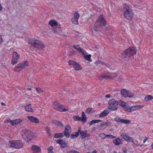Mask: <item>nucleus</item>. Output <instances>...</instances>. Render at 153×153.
<instances>
[{"instance_id":"obj_1","label":"nucleus","mask_w":153,"mask_h":153,"mask_svg":"<svg viewBox=\"0 0 153 153\" xmlns=\"http://www.w3.org/2000/svg\"><path fill=\"white\" fill-rule=\"evenodd\" d=\"M137 51V50L135 48L130 47L123 52L121 57L123 60L126 61H128L130 57L135 54Z\"/></svg>"},{"instance_id":"obj_2","label":"nucleus","mask_w":153,"mask_h":153,"mask_svg":"<svg viewBox=\"0 0 153 153\" xmlns=\"http://www.w3.org/2000/svg\"><path fill=\"white\" fill-rule=\"evenodd\" d=\"M106 24V22L103 18V15H101L95 24L94 30L96 31H100V28L101 29L104 27Z\"/></svg>"},{"instance_id":"obj_3","label":"nucleus","mask_w":153,"mask_h":153,"mask_svg":"<svg viewBox=\"0 0 153 153\" xmlns=\"http://www.w3.org/2000/svg\"><path fill=\"white\" fill-rule=\"evenodd\" d=\"M124 8L125 9L124 16L127 20H131L133 17V13L131 9L127 4L123 6Z\"/></svg>"},{"instance_id":"obj_4","label":"nucleus","mask_w":153,"mask_h":153,"mask_svg":"<svg viewBox=\"0 0 153 153\" xmlns=\"http://www.w3.org/2000/svg\"><path fill=\"white\" fill-rule=\"evenodd\" d=\"M29 44L34 45L39 49H42L45 47L43 43L41 41L37 40L35 38L29 39L28 40Z\"/></svg>"},{"instance_id":"obj_5","label":"nucleus","mask_w":153,"mask_h":153,"mask_svg":"<svg viewBox=\"0 0 153 153\" xmlns=\"http://www.w3.org/2000/svg\"><path fill=\"white\" fill-rule=\"evenodd\" d=\"M8 145L11 147L16 149L21 148L23 146L22 142L20 140L10 141L9 142Z\"/></svg>"},{"instance_id":"obj_6","label":"nucleus","mask_w":153,"mask_h":153,"mask_svg":"<svg viewBox=\"0 0 153 153\" xmlns=\"http://www.w3.org/2000/svg\"><path fill=\"white\" fill-rule=\"evenodd\" d=\"M53 106L56 110L60 111L65 112L69 110V108L68 107L62 105L56 102L53 103Z\"/></svg>"},{"instance_id":"obj_7","label":"nucleus","mask_w":153,"mask_h":153,"mask_svg":"<svg viewBox=\"0 0 153 153\" xmlns=\"http://www.w3.org/2000/svg\"><path fill=\"white\" fill-rule=\"evenodd\" d=\"M108 104V108L113 111L117 110L118 107V102L115 100L112 99L110 100Z\"/></svg>"},{"instance_id":"obj_8","label":"nucleus","mask_w":153,"mask_h":153,"mask_svg":"<svg viewBox=\"0 0 153 153\" xmlns=\"http://www.w3.org/2000/svg\"><path fill=\"white\" fill-rule=\"evenodd\" d=\"M30 133V131L27 129H24L21 131V135L26 142H28Z\"/></svg>"},{"instance_id":"obj_9","label":"nucleus","mask_w":153,"mask_h":153,"mask_svg":"<svg viewBox=\"0 0 153 153\" xmlns=\"http://www.w3.org/2000/svg\"><path fill=\"white\" fill-rule=\"evenodd\" d=\"M73 117L75 121H81L83 123H85L87 121L86 117L84 112H82L81 117H79L78 116L75 115Z\"/></svg>"},{"instance_id":"obj_10","label":"nucleus","mask_w":153,"mask_h":153,"mask_svg":"<svg viewBox=\"0 0 153 153\" xmlns=\"http://www.w3.org/2000/svg\"><path fill=\"white\" fill-rule=\"evenodd\" d=\"M28 66V63L27 61H26L22 63L18 64L16 65L14 70L16 71H18L22 69L27 67Z\"/></svg>"},{"instance_id":"obj_11","label":"nucleus","mask_w":153,"mask_h":153,"mask_svg":"<svg viewBox=\"0 0 153 153\" xmlns=\"http://www.w3.org/2000/svg\"><path fill=\"white\" fill-rule=\"evenodd\" d=\"M117 74L115 73H108L107 75H102L100 76V79H113L117 77Z\"/></svg>"},{"instance_id":"obj_12","label":"nucleus","mask_w":153,"mask_h":153,"mask_svg":"<svg viewBox=\"0 0 153 153\" xmlns=\"http://www.w3.org/2000/svg\"><path fill=\"white\" fill-rule=\"evenodd\" d=\"M19 58V55L16 52H13L12 54V57L11 60V63L13 65L16 64Z\"/></svg>"},{"instance_id":"obj_13","label":"nucleus","mask_w":153,"mask_h":153,"mask_svg":"<svg viewBox=\"0 0 153 153\" xmlns=\"http://www.w3.org/2000/svg\"><path fill=\"white\" fill-rule=\"evenodd\" d=\"M71 132V126L68 124H67L65 126L64 134L65 137L68 138L70 136Z\"/></svg>"},{"instance_id":"obj_14","label":"nucleus","mask_w":153,"mask_h":153,"mask_svg":"<svg viewBox=\"0 0 153 153\" xmlns=\"http://www.w3.org/2000/svg\"><path fill=\"white\" fill-rule=\"evenodd\" d=\"M144 105H136L132 106L131 107H129V106L128 107L126 108V111L128 112H131V111H134L138 110L141 108H142L144 107Z\"/></svg>"},{"instance_id":"obj_15","label":"nucleus","mask_w":153,"mask_h":153,"mask_svg":"<svg viewBox=\"0 0 153 153\" xmlns=\"http://www.w3.org/2000/svg\"><path fill=\"white\" fill-rule=\"evenodd\" d=\"M79 15L78 12H75L74 14L73 17L72 18L71 21L73 23L75 24H78V19L79 18Z\"/></svg>"},{"instance_id":"obj_16","label":"nucleus","mask_w":153,"mask_h":153,"mask_svg":"<svg viewBox=\"0 0 153 153\" xmlns=\"http://www.w3.org/2000/svg\"><path fill=\"white\" fill-rule=\"evenodd\" d=\"M121 136L127 142L134 143L132 138L126 134L124 133H122L121 134Z\"/></svg>"},{"instance_id":"obj_17","label":"nucleus","mask_w":153,"mask_h":153,"mask_svg":"<svg viewBox=\"0 0 153 153\" xmlns=\"http://www.w3.org/2000/svg\"><path fill=\"white\" fill-rule=\"evenodd\" d=\"M56 143L60 145L61 148H65L67 146L68 142L65 140H58Z\"/></svg>"},{"instance_id":"obj_18","label":"nucleus","mask_w":153,"mask_h":153,"mask_svg":"<svg viewBox=\"0 0 153 153\" xmlns=\"http://www.w3.org/2000/svg\"><path fill=\"white\" fill-rule=\"evenodd\" d=\"M110 124V123L108 121L104 122L99 125L97 128L99 130H102L105 128L106 127L109 126Z\"/></svg>"},{"instance_id":"obj_19","label":"nucleus","mask_w":153,"mask_h":153,"mask_svg":"<svg viewBox=\"0 0 153 153\" xmlns=\"http://www.w3.org/2000/svg\"><path fill=\"white\" fill-rule=\"evenodd\" d=\"M114 120L118 122H120L125 124L129 123H130V121L129 120L123 119L118 117L114 118Z\"/></svg>"},{"instance_id":"obj_20","label":"nucleus","mask_w":153,"mask_h":153,"mask_svg":"<svg viewBox=\"0 0 153 153\" xmlns=\"http://www.w3.org/2000/svg\"><path fill=\"white\" fill-rule=\"evenodd\" d=\"M29 121L36 124H38L39 122V120L33 116H28L27 117Z\"/></svg>"},{"instance_id":"obj_21","label":"nucleus","mask_w":153,"mask_h":153,"mask_svg":"<svg viewBox=\"0 0 153 153\" xmlns=\"http://www.w3.org/2000/svg\"><path fill=\"white\" fill-rule=\"evenodd\" d=\"M22 120L21 119H18L15 120H13L10 121V124L13 126L21 123L22 122Z\"/></svg>"},{"instance_id":"obj_22","label":"nucleus","mask_w":153,"mask_h":153,"mask_svg":"<svg viewBox=\"0 0 153 153\" xmlns=\"http://www.w3.org/2000/svg\"><path fill=\"white\" fill-rule=\"evenodd\" d=\"M32 150L33 153H40L41 152L40 147L35 145L33 146H32Z\"/></svg>"},{"instance_id":"obj_23","label":"nucleus","mask_w":153,"mask_h":153,"mask_svg":"<svg viewBox=\"0 0 153 153\" xmlns=\"http://www.w3.org/2000/svg\"><path fill=\"white\" fill-rule=\"evenodd\" d=\"M84 56V58L88 61L91 62V54H87L86 52L84 51L82 53Z\"/></svg>"},{"instance_id":"obj_24","label":"nucleus","mask_w":153,"mask_h":153,"mask_svg":"<svg viewBox=\"0 0 153 153\" xmlns=\"http://www.w3.org/2000/svg\"><path fill=\"white\" fill-rule=\"evenodd\" d=\"M95 64L96 65H97L99 67H103L105 65L104 63L102 62L100 60H97L95 62ZM105 66L108 68H110V66L107 65H105Z\"/></svg>"},{"instance_id":"obj_25","label":"nucleus","mask_w":153,"mask_h":153,"mask_svg":"<svg viewBox=\"0 0 153 153\" xmlns=\"http://www.w3.org/2000/svg\"><path fill=\"white\" fill-rule=\"evenodd\" d=\"M26 111L28 112H32L33 111V109L32 106L30 104H27L25 107Z\"/></svg>"},{"instance_id":"obj_26","label":"nucleus","mask_w":153,"mask_h":153,"mask_svg":"<svg viewBox=\"0 0 153 153\" xmlns=\"http://www.w3.org/2000/svg\"><path fill=\"white\" fill-rule=\"evenodd\" d=\"M37 135L38 134L37 133H33L30 131V136L28 139V142L31 141L32 139L36 138Z\"/></svg>"},{"instance_id":"obj_27","label":"nucleus","mask_w":153,"mask_h":153,"mask_svg":"<svg viewBox=\"0 0 153 153\" xmlns=\"http://www.w3.org/2000/svg\"><path fill=\"white\" fill-rule=\"evenodd\" d=\"M119 105L123 107V109L126 111V109L127 107H128L129 105L125 102L120 101L119 102Z\"/></svg>"},{"instance_id":"obj_28","label":"nucleus","mask_w":153,"mask_h":153,"mask_svg":"<svg viewBox=\"0 0 153 153\" xmlns=\"http://www.w3.org/2000/svg\"><path fill=\"white\" fill-rule=\"evenodd\" d=\"M49 25L51 27H54V26H57L58 25V23L55 20H51L49 22Z\"/></svg>"},{"instance_id":"obj_29","label":"nucleus","mask_w":153,"mask_h":153,"mask_svg":"<svg viewBox=\"0 0 153 153\" xmlns=\"http://www.w3.org/2000/svg\"><path fill=\"white\" fill-rule=\"evenodd\" d=\"M109 112V111L107 110L106 109L103 111L99 115L100 117H102L107 115Z\"/></svg>"},{"instance_id":"obj_30","label":"nucleus","mask_w":153,"mask_h":153,"mask_svg":"<svg viewBox=\"0 0 153 153\" xmlns=\"http://www.w3.org/2000/svg\"><path fill=\"white\" fill-rule=\"evenodd\" d=\"M80 130V128H79L78 129V131L77 132H75L74 133L72 134L70 136L71 139H74L78 136L79 135V131Z\"/></svg>"},{"instance_id":"obj_31","label":"nucleus","mask_w":153,"mask_h":153,"mask_svg":"<svg viewBox=\"0 0 153 153\" xmlns=\"http://www.w3.org/2000/svg\"><path fill=\"white\" fill-rule=\"evenodd\" d=\"M121 139L117 138L113 141V143L116 145H119L121 143Z\"/></svg>"},{"instance_id":"obj_32","label":"nucleus","mask_w":153,"mask_h":153,"mask_svg":"<svg viewBox=\"0 0 153 153\" xmlns=\"http://www.w3.org/2000/svg\"><path fill=\"white\" fill-rule=\"evenodd\" d=\"M128 91V90H127L126 89H123L121 91V94L123 96L125 97H126Z\"/></svg>"},{"instance_id":"obj_33","label":"nucleus","mask_w":153,"mask_h":153,"mask_svg":"<svg viewBox=\"0 0 153 153\" xmlns=\"http://www.w3.org/2000/svg\"><path fill=\"white\" fill-rule=\"evenodd\" d=\"M64 136V134L63 133H57L54 134V137L56 138H58L60 137H63Z\"/></svg>"},{"instance_id":"obj_34","label":"nucleus","mask_w":153,"mask_h":153,"mask_svg":"<svg viewBox=\"0 0 153 153\" xmlns=\"http://www.w3.org/2000/svg\"><path fill=\"white\" fill-rule=\"evenodd\" d=\"M79 133H80L82 138H84L87 137V132L86 131H80Z\"/></svg>"},{"instance_id":"obj_35","label":"nucleus","mask_w":153,"mask_h":153,"mask_svg":"<svg viewBox=\"0 0 153 153\" xmlns=\"http://www.w3.org/2000/svg\"><path fill=\"white\" fill-rule=\"evenodd\" d=\"M94 111V110L90 108H88L86 110L85 112L88 114H92Z\"/></svg>"},{"instance_id":"obj_36","label":"nucleus","mask_w":153,"mask_h":153,"mask_svg":"<svg viewBox=\"0 0 153 153\" xmlns=\"http://www.w3.org/2000/svg\"><path fill=\"white\" fill-rule=\"evenodd\" d=\"M152 99H153V97L151 95H148L146 96L144 98V100L146 101H148L149 100H151Z\"/></svg>"},{"instance_id":"obj_37","label":"nucleus","mask_w":153,"mask_h":153,"mask_svg":"<svg viewBox=\"0 0 153 153\" xmlns=\"http://www.w3.org/2000/svg\"><path fill=\"white\" fill-rule=\"evenodd\" d=\"M74 48L76 50L79 51L80 52L82 53L84 50H83L79 46L77 45H74Z\"/></svg>"},{"instance_id":"obj_38","label":"nucleus","mask_w":153,"mask_h":153,"mask_svg":"<svg viewBox=\"0 0 153 153\" xmlns=\"http://www.w3.org/2000/svg\"><path fill=\"white\" fill-rule=\"evenodd\" d=\"M126 97H128L129 98L135 97L134 94L129 91L128 92V95H127Z\"/></svg>"},{"instance_id":"obj_39","label":"nucleus","mask_w":153,"mask_h":153,"mask_svg":"<svg viewBox=\"0 0 153 153\" xmlns=\"http://www.w3.org/2000/svg\"><path fill=\"white\" fill-rule=\"evenodd\" d=\"M134 5L137 7L139 5L141 1L140 0H134Z\"/></svg>"},{"instance_id":"obj_40","label":"nucleus","mask_w":153,"mask_h":153,"mask_svg":"<svg viewBox=\"0 0 153 153\" xmlns=\"http://www.w3.org/2000/svg\"><path fill=\"white\" fill-rule=\"evenodd\" d=\"M74 68L75 70L77 71H79L82 69V68L81 66L76 63Z\"/></svg>"},{"instance_id":"obj_41","label":"nucleus","mask_w":153,"mask_h":153,"mask_svg":"<svg viewBox=\"0 0 153 153\" xmlns=\"http://www.w3.org/2000/svg\"><path fill=\"white\" fill-rule=\"evenodd\" d=\"M52 31L55 34H58L59 32H58V28H57V26L55 27H53L52 28Z\"/></svg>"},{"instance_id":"obj_42","label":"nucleus","mask_w":153,"mask_h":153,"mask_svg":"<svg viewBox=\"0 0 153 153\" xmlns=\"http://www.w3.org/2000/svg\"><path fill=\"white\" fill-rule=\"evenodd\" d=\"M53 123L55 124L56 125L62 127L63 126V124L61 122L57 121H54Z\"/></svg>"},{"instance_id":"obj_43","label":"nucleus","mask_w":153,"mask_h":153,"mask_svg":"<svg viewBox=\"0 0 153 153\" xmlns=\"http://www.w3.org/2000/svg\"><path fill=\"white\" fill-rule=\"evenodd\" d=\"M68 64L70 66H72L73 67H74L75 65H76V62L74 61H68Z\"/></svg>"},{"instance_id":"obj_44","label":"nucleus","mask_w":153,"mask_h":153,"mask_svg":"<svg viewBox=\"0 0 153 153\" xmlns=\"http://www.w3.org/2000/svg\"><path fill=\"white\" fill-rule=\"evenodd\" d=\"M107 135L104 133H101L99 134V136L102 139L106 138Z\"/></svg>"},{"instance_id":"obj_45","label":"nucleus","mask_w":153,"mask_h":153,"mask_svg":"<svg viewBox=\"0 0 153 153\" xmlns=\"http://www.w3.org/2000/svg\"><path fill=\"white\" fill-rule=\"evenodd\" d=\"M107 136L106 137V138L108 140L109 139H113L115 138V137L114 136H113V135H108L107 134Z\"/></svg>"},{"instance_id":"obj_46","label":"nucleus","mask_w":153,"mask_h":153,"mask_svg":"<svg viewBox=\"0 0 153 153\" xmlns=\"http://www.w3.org/2000/svg\"><path fill=\"white\" fill-rule=\"evenodd\" d=\"M53 147L51 146H50L48 149V153H54L53 152Z\"/></svg>"},{"instance_id":"obj_47","label":"nucleus","mask_w":153,"mask_h":153,"mask_svg":"<svg viewBox=\"0 0 153 153\" xmlns=\"http://www.w3.org/2000/svg\"><path fill=\"white\" fill-rule=\"evenodd\" d=\"M57 28H58V31H62L63 30V28L60 25H59L57 26Z\"/></svg>"},{"instance_id":"obj_48","label":"nucleus","mask_w":153,"mask_h":153,"mask_svg":"<svg viewBox=\"0 0 153 153\" xmlns=\"http://www.w3.org/2000/svg\"><path fill=\"white\" fill-rule=\"evenodd\" d=\"M36 91L38 93H40L43 91V89L40 88H37L36 89Z\"/></svg>"},{"instance_id":"obj_49","label":"nucleus","mask_w":153,"mask_h":153,"mask_svg":"<svg viewBox=\"0 0 153 153\" xmlns=\"http://www.w3.org/2000/svg\"><path fill=\"white\" fill-rule=\"evenodd\" d=\"M67 153H79V152L75 150H72L68 152Z\"/></svg>"},{"instance_id":"obj_50","label":"nucleus","mask_w":153,"mask_h":153,"mask_svg":"<svg viewBox=\"0 0 153 153\" xmlns=\"http://www.w3.org/2000/svg\"><path fill=\"white\" fill-rule=\"evenodd\" d=\"M101 121V120H94V123H98Z\"/></svg>"},{"instance_id":"obj_51","label":"nucleus","mask_w":153,"mask_h":153,"mask_svg":"<svg viewBox=\"0 0 153 153\" xmlns=\"http://www.w3.org/2000/svg\"><path fill=\"white\" fill-rule=\"evenodd\" d=\"M143 138L144 139L143 143H145L148 139V138L146 137H143Z\"/></svg>"},{"instance_id":"obj_52","label":"nucleus","mask_w":153,"mask_h":153,"mask_svg":"<svg viewBox=\"0 0 153 153\" xmlns=\"http://www.w3.org/2000/svg\"><path fill=\"white\" fill-rule=\"evenodd\" d=\"M94 124V120H92L90 121L89 123V124L90 125H91L93 124Z\"/></svg>"},{"instance_id":"obj_53","label":"nucleus","mask_w":153,"mask_h":153,"mask_svg":"<svg viewBox=\"0 0 153 153\" xmlns=\"http://www.w3.org/2000/svg\"><path fill=\"white\" fill-rule=\"evenodd\" d=\"M3 39L1 36L0 35V44L3 42Z\"/></svg>"},{"instance_id":"obj_54","label":"nucleus","mask_w":153,"mask_h":153,"mask_svg":"<svg viewBox=\"0 0 153 153\" xmlns=\"http://www.w3.org/2000/svg\"><path fill=\"white\" fill-rule=\"evenodd\" d=\"M122 150L123 152V153H126V149L125 148H123L122 149Z\"/></svg>"},{"instance_id":"obj_55","label":"nucleus","mask_w":153,"mask_h":153,"mask_svg":"<svg viewBox=\"0 0 153 153\" xmlns=\"http://www.w3.org/2000/svg\"><path fill=\"white\" fill-rule=\"evenodd\" d=\"M11 120H10L9 119H7L4 121V123H8L10 122V121Z\"/></svg>"},{"instance_id":"obj_56","label":"nucleus","mask_w":153,"mask_h":153,"mask_svg":"<svg viewBox=\"0 0 153 153\" xmlns=\"http://www.w3.org/2000/svg\"><path fill=\"white\" fill-rule=\"evenodd\" d=\"M105 97H106L107 98H109L110 97V95H108V94L106 95L105 96Z\"/></svg>"},{"instance_id":"obj_57","label":"nucleus","mask_w":153,"mask_h":153,"mask_svg":"<svg viewBox=\"0 0 153 153\" xmlns=\"http://www.w3.org/2000/svg\"><path fill=\"white\" fill-rule=\"evenodd\" d=\"M2 10V6L1 5V4H0V12Z\"/></svg>"},{"instance_id":"obj_58","label":"nucleus","mask_w":153,"mask_h":153,"mask_svg":"<svg viewBox=\"0 0 153 153\" xmlns=\"http://www.w3.org/2000/svg\"><path fill=\"white\" fill-rule=\"evenodd\" d=\"M26 90H27L30 91V90H31V88H27Z\"/></svg>"},{"instance_id":"obj_59","label":"nucleus","mask_w":153,"mask_h":153,"mask_svg":"<svg viewBox=\"0 0 153 153\" xmlns=\"http://www.w3.org/2000/svg\"><path fill=\"white\" fill-rule=\"evenodd\" d=\"M92 153H97V151L96 150H94L93 152Z\"/></svg>"},{"instance_id":"obj_60","label":"nucleus","mask_w":153,"mask_h":153,"mask_svg":"<svg viewBox=\"0 0 153 153\" xmlns=\"http://www.w3.org/2000/svg\"><path fill=\"white\" fill-rule=\"evenodd\" d=\"M1 105H5V104L3 103H2V102H1Z\"/></svg>"},{"instance_id":"obj_61","label":"nucleus","mask_w":153,"mask_h":153,"mask_svg":"<svg viewBox=\"0 0 153 153\" xmlns=\"http://www.w3.org/2000/svg\"><path fill=\"white\" fill-rule=\"evenodd\" d=\"M143 145H139V146H140V147H141Z\"/></svg>"},{"instance_id":"obj_62","label":"nucleus","mask_w":153,"mask_h":153,"mask_svg":"<svg viewBox=\"0 0 153 153\" xmlns=\"http://www.w3.org/2000/svg\"><path fill=\"white\" fill-rule=\"evenodd\" d=\"M142 137H143L142 136V137L140 136V138H142Z\"/></svg>"},{"instance_id":"obj_63","label":"nucleus","mask_w":153,"mask_h":153,"mask_svg":"<svg viewBox=\"0 0 153 153\" xmlns=\"http://www.w3.org/2000/svg\"><path fill=\"white\" fill-rule=\"evenodd\" d=\"M113 153H117L116 152L114 151L113 152Z\"/></svg>"},{"instance_id":"obj_64","label":"nucleus","mask_w":153,"mask_h":153,"mask_svg":"<svg viewBox=\"0 0 153 153\" xmlns=\"http://www.w3.org/2000/svg\"><path fill=\"white\" fill-rule=\"evenodd\" d=\"M152 147L153 148V144L152 145Z\"/></svg>"}]
</instances>
